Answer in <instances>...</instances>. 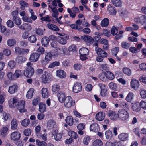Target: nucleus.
Here are the masks:
<instances>
[{"label":"nucleus","mask_w":146,"mask_h":146,"mask_svg":"<svg viewBox=\"0 0 146 146\" xmlns=\"http://www.w3.org/2000/svg\"><path fill=\"white\" fill-rule=\"evenodd\" d=\"M119 50V48L118 47H116L113 48L112 50V53L113 55L116 57L117 59L119 60H120V58L117 56V54Z\"/></svg>","instance_id":"c756f323"},{"label":"nucleus","mask_w":146,"mask_h":146,"mask_svg":"<svg viewBox=\"0 0 146 146\" xmlns=\"http://www.w3.org/2000/svg\"><path fill=\"white\" fill-rule=\"evenodd\" d=\"M57 41L62 45H65L67 42V40L64 37L61 36H58Z\"/></svg>","instance_id":"bb28decb"},{"label":"nucleus","mask_w":146,"mask_h":146,"mask_svg":"<svg viewBox=\"0 0 146 146\" xmlns=\"http://www.w3.org/2000/svg\"><path fill=\"white\" fill-rule=\"evenodd\" d=\"M51 46L52 48L56 50H59L60 47L56 41H53L51 43Z\"/></svg>","instance_id":"6e6d98bb"},{"label":"nucleus","mask_w":146,"mask_h":146,"mask_svg":"<svg viewBox=\"0 0 146 146\" xmlns=\"http://www.w3.org/2000/svg\"><path fill=\"white\" fill-rule=\"evenodd\" d=\"M41 129V127L40 125H38L35 127V130L36 132V135L38 138L41 137L40 133Z\"/></svg>","instance_id":"79ce46f5"},{"label":"nucleus","mask_w":146,"mask_h":146,"mask_svg":"<svg viewBox=\"0 0 146 146\" xmlns=\"http://www.w3.org/2000/svg\"><path fill=\"white\" fill-rule=\"evenodd\" d=\"M131 108L133 111H139L140 110V107L139 103L133 104L131 106Z\"/></svg>","instance_id":"e433bc0d"},{"label":"nucleus","mask_w":146,"mask_h":146,"mask_svg":"<svg viewBox=\"0 0 146 146\" xmlns=\"http://www.w3.org/2000/svg\"><path fill=\"white\" fill-rule=\"evenodd\" d=\"M89 50L87 48L85 47L81 48L79 50V53L80 54H84L88 55L89 54Z\"/></svg>","instance_id":"f704fd0d"},{"label":"nucleus","mask_w":146,"mask_h":146,"mask_svg":"<svg viewBox=\"0 0 146 146\" xmlns=\"http://www.w3.org/2000/svg\"><path fill=\"white\" fill-rule=\"evenodd\" d=\"M41 93L42 97L44 98H48L50 95V92L48 89L45 88H42L41 90Z\"/></svg>","instance_id":"2eb2a0df"},{"label":"nucleus","mask_w":146,"mask_h":146,"mask_svg":"<svg viewBox=\"0 0 146 146\" xmlns=\"http://www.w3.org/2000/svg\"><path fill=\"white\" fill-rule=\"evenodd\" d=\"M16 43V41L15 39L14 38L9 39L7 41V44L9 47H12L15 45Z\"/></svg>","instance_id":"473e14b6"},{"label":"nucleus","mask_w":146,"mask_h":146,"mask_svg":"<svg viewBox=\"0 0 146 146\" xmlns=\"http://www.w3.org/2000/svg\"><path fill=\"white\" fill-rule=\"evenodd\" d=\"M56 74L58 77L61 78H65L66 76L65 72L64 70L60 69L57 70L56 71Z\"/></svg>","instance_id":"a211bd4d"},{"label":"nucleus","mask_w":146,"mask_h":146,"mask_svg":"<svg viewBox=\"0 0 146 146\" xmlns=\"http://www.w3.org/2000/svg\"><path fill=\"white\" fill-rule=\"evenodd\" d=\"M131 87L135 90H137L139 87V82L136 79H132L130 82Z\"/></svg>","instance_id":"ddd939ff"},{"label":"nucleus","mask_w":146,"mask_h":146,"mask_svg":"<svg viewBox=\"0 0 146 146\" xmlns=\"http://www.w3.org/2000/svg\"><path fill=\"white\" fill-rule=\"evenodd\" d=\"M66 123L69 125L72 126L73 123V119L72 117L68 116L65 119Z\"/></svg>","instance_id":"a18cd8bd"},{"label":"nucleus","mask_w":146,"mask_h":146,"mask_svg":"<svg viewBox=\"0 0 146 146\" xmlns=\"http://www.w3.org/2000/svg\"><path fill=\"white\" fill-rule=\"evenodd\" d=\"M107 11L110 14L113 15H116V10L115 7L112 6L111 5H109L107 8Z\"/></svg>","instance_id":"4468645a"},{"label":"nucleus","mask_w":146,"mask_h":146,"mask_svg":"<svg viewBox=\"0 0 146 146\" xmlns=\"http://www.w3.org/2000/svg\"><path fill=\"white\" fill-rule=\"evenodd\" d=\"M128 136L129 135L127 133H122L118 135V138L121 141H125L127 139Z\"/></svg>","instance_id":"5701e85b"},{"label":"nucleus","mask_w":146,"mask_h":146,"mask_svg":"<svg viewBox=\"0 0 146 146\" xmlns=\"http://www.w3.org/2000/svg\"><path fill=\"white\" fill-rule=\"evenodd\" d=\"M16 63L13 60L10 61L8 62V65L11 69H13L15 67L16 65Z\"/></svg>","instance_id":"bf43d9fd"},{"label":"nucleus","mask_w":146,"mask_h":146,"mask_svg":"<svg viewBox=\"0 0 146 146\" xmlns=\"http://www.w3.org/2000/svg\"><path fill=\"white\" fill-rule=\"evenodd\" d=\"M109 87L113 90H115L117 88V86L116 84L113 82L110 83L109 84Z\"/></svg>","instance_id":"052dcab7"},{"label":"nucleus","mask_w":146,"mask_h":146,"mask_svg":"<svg viewBox=\"0 0 146 146\" xmlns=\"http://www.w3.org/2000/svg\"><path fill=\"white\" fill-rule=\"evenodd\" d=\"M11 125L12 129L15 130L17 128L18 122L15 119L13 118L12 120Z\"/></svg>","instance_id":"a878e982"},{"label":"nucleus","mask_w":146,"mask_h":146,"mask_svg":"<svg viewBox=\"0 0 146 146\" xmlns=\"http://www.w3.org/2000/svg\"><path fill=\"white\" fill-rule=\"evenodd\" d=\"M26 60V58L22 56H17L15 60V61L18 64H21L24 62Z\"/></svg>","instance_id":"cd10ccee"},{"label":"nucleus","mask_w":146,"mask_h":146,"mask_svg":"<svg viewBox=\"0 0 146 146\" xmlns=\"http://www.w3.org/2000/svg\"><path fill=\"white\" fill-rule=\"evenodd\" d=\"M67 11L69 13L70 16L72 18H74L76 16V14L72 12L71 9L68 8L67 9Z\"/></svg>","instance_id":"338daca9"},{"label":"nucleus","mask_w":146,"mask_h":146,"mask_svg":"<svg viewBox=\"0 0 146 146\" xmlns=\"http://www.w3.org/2000/svg\"><path fill=\"white\" fill-rule=\"evenodd\" d=\"M103 145V143L102 141L96 139L93 142L92 146H102Z\"/></svg>","instance_id":"c03bdc74"},{"label":"nucleus","mask_w":146,"mask_h":146,"mask_svg":"<svg viewBox=\"0 0 146 146\" xmlns=\"http://www.w3.org/2000/svg\"><path fill=\"white\" fill-rule=\"evenodd\" d=\"M123 72L125 74L130 76L131 74V70L127 67L124 68L123 69Z\"/></svg>","instance_id":"603ef678"},{"label":"nucleus","mask_w":146,"mask_h":146,"mask_svg":"<svg viewBox=\"0 0 146 146\" xmlns=\"http://www.w3.org/2000/svg\"><path fill=\"white\" fill-rule=\"evenodd\" d=\"M60 86L58 85H54L52 86V91L55 93L57 92L60 90Z\"/></svg>","instance_id":"680f3d73"},{"label":"nucleus","mask_w":146,"mask_h":146,"mask_svg":"<svg viewBox=\"0 0 146 146\" xmlns=\"http://www.w3.org/2000/svg\"><path fill=\"white\" fill-rule=\"evenodd\" d=\"M51 77L48 72L45 71L44 72L41 77V81L42 83L46 84L49 83L51 81Z\"/></svg>","instance_id":"7ed1b4c3"},{"label":"nucleus","mask_w":146,"mask_h":146,"mask_svg":"<svg viewBox=\"0 0 146 146\" xmlns=\"http://www.w3.org/2000/svg\"><path fill=\"white\" fill-rule=\"evenodd\" d=\"M60 63L58 62L55 61L50 64L48 66V68H51L54 67L55 66L59 65Z\"/></svg>","instance_id":"4d7b16f0"},{"label":"nucleus","mask_w":146,"mask_h":146,"mask_svg":"<svg viewBox=\"0 0 146 146\" xmlns=\"http://www.w3.org/2000/svg\"><path fill=\"white\" fill-rule=\"evenodd\" d=\"M25 102L24 100H21L18 102L17 105V109L19 110V112L21 113L25 111L24 106Z\"/></svg>","instance_id":"423d86ee"},{"label":"nucleus","mask_w":146,"mask_h":146,"mask_svg":"<svg viewBox=\"0 0 146 146\" xmlns=\"http://www.w3.org/2000/svg\"><path fill=\"white\" fill-rule=\"evenodd\" d=\"M91 139L90 137L87 135L85 136L83 141L84 144L86 145H88L90 142Z\"/></svg>","instance_id":"ea45409f"},{"label":"nucleus","mask_w":146,"mask_h":146,"mask_svg":"<svg viewBox=\"0 0 146 146\" xmlns=\"http://www.w3.org/2000/svg\"><path fill=\"white\" fill-rule=\"evenodd\" d=\"M47 27L49 29L56 31H58L59 30V28L56 25L51 23H48L46 25Z\"/></svg>","instance_id":"c85d7f7f"},{"label":"nucleus","mask_w":146,"mask_h":146,"mask_svg":"<svg viewBox=\"0 0 146 146\" xmlns=\"http://www.w3.org/2000/svg\"><path fill=\"white\" fill-rule=\"evenodd\" d=\"M36 36L32 35L28 38V40L31 43L35 42L36 41Z\"/></svg>","instance_id":"13d9d810"},{"label":"nucleus","mask_w":146,"mask_h":146,"mask_svg":"<svg viewBox=\"0 0 146 146\" xmlns=\"http://www.w3.org/2000/svg\"><path fill=\"white\" fill-rule=\"evenodd\" d=\"M36 144L37 146H46L47 143L44 141H41L39 139L36 140Z\"/></svg>","instance_id":"de8ad7c7"},{"label":"nucleus","mask_w":146,"mask_h":146,"mask_svg":"<svg viewBox=\"0 0 146 146\" xmlns=\"http://www.w3.org/2000/svg\"><path fill=\"white\" fill-rule=\"evenodd\" d=\"M56 126V122L53 120H50L47 122V126L48 129H52L54 128Z\"/></svg>","instance_id":"6ab92c4d"},{"label":"nucleus","mask_w":146,"mask_h":146,"mask_svg":"<svg viewBox=\"0 0 146 146\" xmlns=\"http://www.w3.org/2000/svg\"><path fill=\"white\" fill-rule=\"evenodd\" d=\"M13 22L17 25H19L21 22V19L18 17L14 16L13 18Z\"/></svg>","instance_id":"49530a36"},{"label":"nucleus","mask_w":146,"mask_h":146,"mask_svg":"<svg viewBox=\"0 0 146 146\" xmlns=\"http://www.w3.org/2000/svg\"><path fill=\"white\" fill-rule=\"evenodd\" d=\"M133 94L132 92H129L127 95L126 98V100L128 102H130L133 98Z\"/></svg>","instance_id":"09e8293b"},{"label":"nucleus","mask_w":146,"mask_h":146,"mask_svg":"<svg viewBox=\"0 0 146 146\" xmlns=\"http://www.w3.org/2000/svg\"><path fill=\"white\" fill-rule=\"evenodd\" d=\"M111 2L116 7H121L122 6V3L120 0H111Z\"/></svg>","instance_id":"37998d69"},{"label":"nucleus","mask_w":146,"mask_h":146,"mask_svg":"<svg viewBox=\"0 0 146 146\" xmlns=\"http://www.w3.org/2000/svg\"><path fill=\"white\" fill-rule=\"evenodd\" d=\"M120 105L121 107L125 109L126 110L129 109V106L127 103L124 102H121L120 104Z\"/></svg>","instance_id":"69168bd1"},{"label":"nucleus","mask_w":146,"mask_h":146,"mask_svg":"<svg viewBox=\"0 0 146 146\" xmlns=\"http://www.w3.org/2000/svg\"><path fill=\"white\" fill-rule=\"evenodd\" d=\"M64 106L66 108H69L74 105L75 101L73 100L72 98L70 96L66 97V100L64 101Z\"/></svg>","instance_id":"20e7f679"},{"label":"nucleus","mask_w":146,"mask_h":146,"mask_svg":"<svg viewBox=\"0 0 146 146\" xmlns=\"http://www.w3.org/2000/svg\"><path fill=\"white\" fill-rule=\"evenodd\" d=\"M73 90L75 93H78L81 91L82 90L81 83L78 82L75 83L73 86Z\"/></svg>","instance_id":"6e6552de"},{"label":"nucleus","mask_w":146,"mask_h":146,"mask_svg":"<svg viewBox=\"0 0 146 146\" xmlns=\"http://www.w3.org/2000/svg\"><path fill=\"white\" fill-rule=\"evenodd\" d=\"M90 130L93 132H97L99 130V127L97 123H94L91 125L90 127Z\"/></svg>","instance_id":"412c9836"},{"label":"nucleus","mask_w":146,"mask_h":146,"mask_svg":"<svg viewBox=\"0 0 146 146\" xmlns=\"http://www.w3.org/2000/svg\"><path fill=\"white\" fill-rule=\"evenodd\" d=\"M106 78L110 80H112L114 78V76L113 73L110 71H107L105 72Z\"/></svg>","instance_id":"4c0bfd02"},{"label":"nucleus","mask_w":146,"mask_h":146,"mask_svg":"<svg viewBox=\"0 0 146 146\" xmlns=\"http://www.w3.org/2000/svg\"><path fill=\"white\" fill-rule=\"evenodd\" d=\"M27 67L24 72V74L26 77L29 78L32 76L34 73V70L32 67L33 64L30 62H28Z\"/></svg>","instance_id":"f257e3e1"},{"label":"nucleus","mask_w":146,"mask_h":146,"mask_svg":"<svg viewBox=\"0 0 146 146\" xmlns=\"http://www.w3.org/2000/svg\"><path fill=\"white\" fill-rule=\"evenodd\" d=\"M109 23V20L107 18H105L101 21V25L102 27H106L108 26Z\"/></svg>","instance_id":"7c9ffc66"},{"label":"nucleus","mask_w":146,"mask_h":146,"mask_svg":"<svg viewBox=\"0 0 146 146\" xmlns=\"http://www.w3.org/2000/svg\"><path fill=\"white\" fill-rule=\"evenodd\" d=\"M19 28L21 29L25 30L26 31H29L31 29V25L27 23H24Z\"/></svg>","instance_id":"f3484780"},{"label":"nucleus","mask_w":146,"mask_h":146,"mask_svg":"<svg viewBox=\"0 0 146 146\" xmlns=\"http://www.w3.org/2000/svg\"><path fill=\"white\" fill-rule=\"evenodd\" d=\"M105 114L102 112H100L97 113L96 115V119L99 121L103 120L105 117Z\"/></svg>","instance_id":"393cba45"},{"label":"nucleus","mask_w":146,"mask_h":146,"mask_svg":"<svg viewBox=\"0 0 146 146\" xmlns=\"http://www.w3.org/2000/svg\"><path fill=\"white\" fill-rule=\"evenodd\" d=\"M130 45L128 43L126 42H123L121 43L122 47L125 49H128L130 47Z\"/></svg>","instance_id":"0e129e2a"},{"label":"nucleus","mask_w":146,"mask_h":146,"mask_svg":"<svg viewBox=\"0 0 146 146\" xmlns=\"http://www.w3.org/2000/svg\"><path fill=\"white\" fill-rule=\"evenodd\" d=\"M39 111L41 113H43L46 111V105L43 103H40L39 104Z\"/></svg>","instance_id":"b1692460"},{"label":"nucleus","mask_w":146,"mask_h":146,"mask_svg":"<svg viewBox=\"0 0 146 146\" xmlns=\"http://www.w3.org/2000/svg\"><path fill=\"white\" fill-rule=\"evenodd\" d=\"M118 117L123 120H125L129 117V114L127 112L123 109H119L118 112Z\"/></svg>","instance_id":"f03ea898"},{"label":"nucleus","mask_w":146,"mask_h":146,"mask_svg":"<svg viewBox=\"0 0 146 146\" xmlns=\"http://www.w3.org/2000/svg\"><path fill=\"white\" fill-rule=\"evenodd\" d=\"M45 60L46 61L48 62L51 60L52 57V55L50 52H46L45 53Z\"/></svg>","instance_id":"c9c22d12"},{"label":"nucleus","mask_w":146,"mask_h":146,"mask_svg":"<svg viewBox=\"0 0 146 146\" xmlns=\"http://www.w3.org/2000/svg\"><path fill=\"white\" fill-rule=\"evenodd\" d=\"M22 73V72L21 70H16L15 72L14 73L15 78H18L19 76H21Z\"/></svg>","instance_id":"864d4df0"},{"label":"nucleus","mask_w":146,"mask_h":146,"mask_svg":"<svg viewBox=\"0 0 146 146\" xmlns=\"http://www.w3.org/2000/svg\"><path fill=\"white\" fill-rule=\"evenodd\" d=\"M53 135H54V138L56 141H59L61 140L62 134L61 133H58V130L56 129L52 131Z\"/></svg>","instance_id":"0eeeda50"},{"label":"nucleus","mask_w":146,"mask_h":146,"mask_svg":"<svg viewBox=\"0 0 146 146\" xmlns=\"http://www.w3.org/2000/svg\"><path fill=\"white\" fill-rule=\"evenodd\" d=\"M106 138L107 139H110L113 137V135L112 132L110 130L106 131L105 133Z\"/></svg>","instance_id":"58836bf2"},{"label":"nucleus","mask_w":146,"mask_h":146,"mask_svg":"<svg viewBox=\"0 0 146 146\" xmlns=\"http://www.w3.org/2000/svg\"><path fill=\"white\" fill-rule=\"evenodd\" d=\"M49 42V38L47 37H44L42 39V44L44 46H47L48 45Z\"/></svg>","instance_id":"72a5a7b5"},{"label":"nucleus","mask_w":146,"mask_h":146,"mask_svg":"<svg viewBox=\"0 0 146 146\" xmlns=\"http://www.w3.org/2000/svg\"><path fill=\"white\" fill-rule=\"evenodd\" d=\"M17 86L16 85H13L9 87L8 92L10 94H13L17 91Z\"/></svg>","instance_id":"4be33fe9"},{"label":"nucleus","mask_w":146,"mask_h":146,"mask_svg":"<svg viewBox=\"0 0 146 146\" xmlns=\"http://www.w3.org/2000/svg\"><path fill=\"white\" fill-rule=\"evenodd\" d=\"M107 115L112 120H115L117 118V115L111 110L108 111Z\"/></svg>","instance_id":"aec40b11"},{"label":"nucleus","mask_w":146,"mask_h":146,"mask_svg":"<svg viewBox=\"0 0 146 146\" xmlns=\"http://www.w3.org/2000/svg\"><path fill=\"white\" fill-rule=\"evenodd\" d=\"M30 120L28 119H25L22 120L21 123V125L24 127H27L29 125Z\"/></svg>","instance_id":"8fccbe9b"},{"label":"nucleus","mask_w":146,"mask_h":146,"mask_svg":"<svg viewBox=\"0 0 146 146\" xmlns=\"http://www.w3.org/2000/svg\"><path fill=\"white\" fill-rule=\"evenodd\" d=\"M57 96L59 101L61 103H64L66 100L65 93L62 92H60L57 94Z\"/></svg>","instance_id":"9b49d317"},{"label":"nucleus","mask_w":146,"mask_h":146,"mask_svg":"<svg viewBox=\"0 0 146 146\" xmlns=\"http://www.w3.org/2000/svg\"><path fill=\"white\" fill-rule=\"evenodd\" d=\"M95 50L97 54L101 57H105L107 56V54L105 51L97 47H96Z\"/></svg>","instance_id":"1a4fd4ad"},{"label":"nucleus","mask_w":146,"mask_h":146,"mask_svg":"<svg viewBox=\"0 0 146 146\" xmlns=\"http://www.w3.org/2000/svg\"><path fill=\"white\" fill-rule=\"evenodd\" d=\"M17 101V100L15 98L10 99L9 102V106L11 108L14 107Z\"/></svg>","instance_id":"2f4dec72"},{"label":"nucleus","mask_w":146,"mask_h":146,"mask_svg":"<svg viewBox=\"0 0 146 146\" xmlns=\"http://www.w3.org/2000/svg\"><path fill=\"white\" fill-rule=\"evenodd\" d=\"M34 92V90L33 88H30L27 93L26 97L28 99H30L32 98L33 96V93Z\"/></svg>","instance_id":"a19ab883"},{"label":"nucleus","mask_w":146,"mask_h":146,"mask_svg":"<svg viewBox=\"0 0 146 146\" xmlns=\"http://www.w3.org/2000/svg\"><path fill=\"white\" fill-rule=\"evenodd\" d=\"M134 21L138 23H140L144 25H146V16L142 15L140 17L137 16L134 18Z\"/></svg>","instance_id":"39448f33"},{"label":"nucleus","mask_w":146,"mask_h":146,"mask_svg":"<svg viewBox=\"0 0 146 146\" xmlns=\"http://www.w3.org/2000/svg\"><path fill=\"white\" fill-rule=\"evenodd\" d=\"M68 135L72 138L76 139L77 137V135L76 133L72 131L68 132Z\"/></svg>","instance_id":"e2e57ef3"},{"label":"nucleus","mask_w":146,"mask_h":146,"mask_svg":"<svg viewBox=\"0 0 146 146\" xmlns=\"http://www.w3.org/2000/svg\"><path fill=\"white\" fill-rule=\"evenodd\" d=\"M20 137V134L18 132H14L12 133L11 135V140L16 141L18 140Z\"/></svg>","instance_id":"dca6fc26"},{"label":"nucleus","mask_w":146,"mask_h":146,"mask_svg":"<svg viewBox=\"0 0 146 146\" xmlns=\"http://www.w3.org/2000/svg\"><path fill=\"white\" fill-rule=\"evenodd\" d=\"M140 95L142 98H146V90L143 89H141Z\"/></svg>","instance_id":"774afa93"},{"label":"nucleus","mask_w":146,"mask_h":146,"mask_svg":"<svg viewBox=\"0 0 146 146\" xmlns=\"http://www.w3.org/2000/svg\"><path fill=\"white\" fill-rule=\"evenodd\" d=\"M111 34L113 36L116 35L118 32L117 29L114 26L112 27L111 29Z\"/></svg>","instance_id":"5fc2aeb1"},{"label":"nucleus","mask_w":146,"mask_h":146,"mask_svg":"<svg viewBox=\"0 0 146 146\" xmlns=\"http://www.w3.org/2000/svg\"><path fill=\"white\" fill-rule=\"evenodd\" d=\"M81 38L86 43L89 44H92L94 41L93 38L90 36L88 35L83 36L81 37Z\"/></svg>","instance_id":"f8f14e48"},{"label":"nucleus","mask_w":146,"mask_h":146,"mask_svg":"<svg viewBox=\"0 0 146 146\" xmlns=\"http://www.w3.org/2000/svg\"><path fill=\"white\" fill-rule=\"evenodd\" d=\"M52 11L53 12V13L52 15V16L53 17L55 18H58L59 13L57 9L55 7L54 8L52 9Z\"/></svg>","instance_id":"3c124183"},{"label":"nucleus","mask_w":146,"mask_h":146,"mask_svg":"<svg viewBox=\"0 0 146 146\" xmlns=\"http://www.w3.org/2000/svg\"><path fill=\"white\" fill-rule=\"evenodd\" d=\"M40 56V55L36 53H33L30 55L29 60L33 62H35L37 61Z\"/></svg>","instance_id":"9d476101"}]
</instances>
